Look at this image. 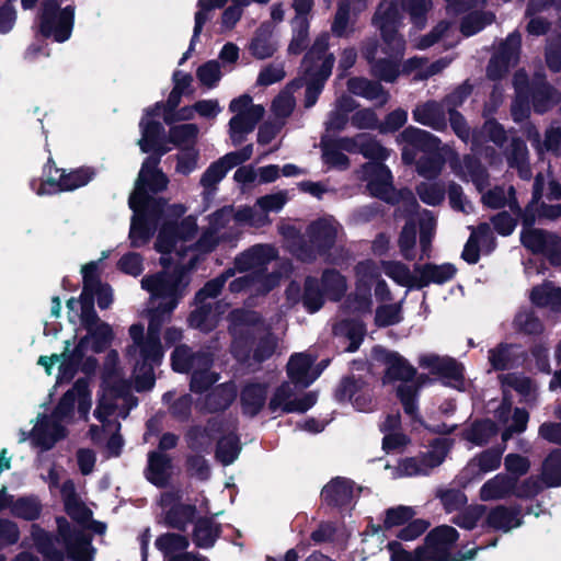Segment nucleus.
<instances>
[{
    "label": "nucleus",
    "instance_id": "f257e3e1",
    "mask_svg": "<svg viewBox=\"0 0 561 561\" xmlns=\"http://www.w3.org/2000/svg\"><path fill=\"white\" fill-rule=\"evenodd\" d=\"M161 105L147 110L140 121L141 138L138 146L142 152L154 151L157 157H149L141 165L135 190L129 197V207L134 211L129 238L134 247L148 242L153 229L159 226L154 248L160 252V263L165 271L141 279V287L150 294L151 316L148 332L144 334L141 324H133L129 335L133 344L127 348V359L134 366L135 387L138 391L150 389L154 382L153 366L160 364L163 350L160 343V329L169 319L170 313L184 296L190 279L186 272L196 262L195 251L208 252L222 241L234 238L239 225L234 221L232 207L226 206L209 216L208 229L192 248L188 242L196 232V219L193 216L184 218L176 226L172 217L185 213L182 205H173L160 209L157 201L150 194L167 188L168 179L158 169L160 157L170 149L161 141L163 126L153 121L152 115H159Z\"/></svg>",
    "mask_w": 561,
    "mask_h": 561
},
{
    "label": "nucleus",
    "instance_id": "f03ea898",
    "mask_svg": "<svg viewBox=\"0 0 561 561\" xmlns=\"http://www.w3.org/2000/svg\"><path fill=\"white\" fill-rule=\"evenodd\" d=\"M87 330V334L80 339L72 352L69 351V342H66L65 352L51 356H41L37 364L45 368L48 375L58 365L60 379H71L77 370L92 374L96 369L98 360L94 354L105 351L114 340L112 327L102 321L94 309L88 306V311L72 312Z\"/></svg>",
    "mask_w": 561,
    "mask_h": 561
},
{
    "label": "nucleus",
    "instance_id": "7ed1b4c3",
    "mask_svg": "<svg viewBox=\"0 0 561 561\" xmlns=\"http://www.w3.org/2000/svg\"><path fill=\"white\" fill-rule=\"evenodd\" d=\"M401 23L399 4L382 1L374 16V24L381 33L382 46L379 49L375 41H368L363 47V55L370 64L373 75L386 82H393L402 72L400 60L405 50V41L398 33Z\"/></svg>",
    "mask_w": 561,
    "mask_h": 561
},
{
    "label": "nucleus",
    "instance_id": "20e7f679",
    "mask_svg": "<svg viewBox=\"0 0 561 561\" xmlns=\"http://www.w3.org/2000/svg\"><path fill=\"white\" fill-rule=\"evenodd\" d=\"M268 330L270 328L255 311H233L230 314V332L233 337L234 356L241 362L248 360L252 340L261 336L254 351V358L261 362L270 357L276 348L277 341L275 336L267 334Z\"/></svg>",
    "mask_w": 561,
    "mask_h": 561
},
{
    "label": "nucleus",
    "instance_id": "39448f33",
    "mask_svg": "<svg viewBox=\"0 0 561 561\" xmlns=\"http://www.w3.org/2000/svg\"><path fill=\"white\" fill-rule=\"evenodd\" d=\"M113 391L106 390L99 398L94 416L101 423L92 425L89 431L91 439L95 443L107 439L106 448L110 456H118L123 447V439L118 435L119 419H125L130 409L137 405V399L128 393H118L112 401Z\"/></svg>",
    "mask_w": 561,
    "mask_h": 561
},
{
    "label": "nucleus",
    "instance_id": "423d86ee",
    "mask_svg": "<svg viewBox=\"0 0 561 561\" xmlns=\"http://www.w3.org/2000/svg\"><path fill=\"white\" fill-rule=\"evenodd\" d=\"M340 229L339 222L333 217L320 218L308 227L309 244H307L295 227L289 225L280 227L282 234L287 240L291 253L304 262L314 260L317 255L324 254L333 247Z\"/></svg>",
    "mask_w": 561,
    "mask_h": 561
},
{
    "label": "nucleus",
    "instance_id": "0eeeda50",
    "mask_svg": "<svg viewBox=\"0 0 561 561\" xmlns=\"http://www.w3.org/2000/svg\"><path fill=\"white\" fill-rule=\"evenodd\" d=\"M373 358L386 365V378L388 380H398L396 391L404 411L410 416L416 413V394L425 377L415 378L416 370L402 356L396 352L377 346L373 350Z\"/></svg>",
    "mask_w": 561,
    "mask_h": 561
},
{
    "label": "nucleus",
    "instance_id": "6e6552de",
    "mask_svg": "<svg viewBox=\"0 0 561 561\" xmlns=\"http://www.w3.org/2000/svg\"><path fill=\"white\" fill-rule=\"evenodd\" d=\"M457 539V530L451 526L443 525L428 533L424 545L414 551L405 550L398 541H390L387 549L390 561H447L449 549Z\"/></svg>",
    "mask_w": 561,
    "mask_h": 561
},
{
    "label": "nucleus",
    "instance_id": "1a4fd4ad",
    "mask_svg": "<svg viewBox=\"0 0 561 561\" xmlns=\"http://www.w3.org/2000/svg\"><path fill=\"white\" fill-rule=\"evenodd\" d=\"M329 35H320L304 59L302 67L306 73V100L305 106L316 104L325 80L330 77L334 64L332 54H328Z\"/></svg>",
    "mask_w": 561,
    "mask_h": 561
},
{
    "label": "nucleus",
    "instance_id": "9d476101",
    "mask_svg": "<svg viewBox=\"0 0 561 561\" xmlns=\"http://www.w3.org/2000/svg\"><path fill=\"white\" fill-rule=\"evenodd\" d=\"M107 252L102 253V257L99 261H92L82 266L81 273L83 276V290L80 299L71 298L67 301V308L69 310V320L75 321L72 312L88 311V306L93 308V300L96 298L98 305L101 309H106L113 301L112 289L110 286L102 284L98 276L99 264L102 260L106 259Z\"/></svg>",
    "mask_w": 561,
    "mask_h": 561
},
{
    "label": "nucleus",
    "instance_id": "9b49d317",
    "mask_svg": "<svg viewBox=\"0 0 561 561\" xmlns=\"http://www.w3.org/2000/svg\"><path fill=\"white\" fill-rule=\"evenodd\" d=\"M210 364L208 354H192L186 345H179L172 354V367L175 371L192 370L191 389L194 392H203L218 380V376L209 370Z\"/></svg>",
    "mask_w": 561,
    "mask_h": 561
},
{
    "label": "nucleus",
    "instance_id": "f8f14e48",
    "mask_svg": "<svg viewBox=\"0 0 561 561\" xmlns=\"http://www.w3.org/2000/svg\"><path fill=\"white\" fill-rule=\"evenodd\" d=\"M229 111L233 114L229 121V136L233 145L241 144L265 114V108L254 104L249 94L231 100Z\"/></svg>",
    "mask_w": 561,
    "mask_h": 561
},
{
    "label": "nucleus",
    "instance_id": "ddd939ff",
    "mask_svg": "<svg viewBox=\"0 0 561 561\" xmlns=\"http://www.w3.org/2000/svg\"><path fill=\"white\" fill-rule=\"evenodd\" d=\"M321 286L322 290L318 280L313 277L306 279L302 304L311 313L322 307L324 296L332 300H339L347 288L345 278L340 273L331 270L323 273Z\"/></svg>",
    "mask_w": 561,
    "mask_h": 561
},
{
    "label": "nucleus",
    "instance_id": "4468645a",
    "mask_svg": "<svg viewBox=\"0 0 561 561\" xmlns=\"http://www.w3.org/2000/svg\"><path fill=\"white\" fill-rule=\"evenodd\" d=\"M73 18V7L67 5L60 9L56 0H47L43 4L41 32L57 42H65L71 35Z\"/></svg>",
    "mask_w": 561,
    "mask_h": 561
},
{
    "label": "nucleus",
    "instance_id": "2eb2a0df",
    "mask_svg": "<svg viewBox=\"0 0 561 561\" xmlns=\"http://www.w3.org/2000/svg\"><path fill=\"white\" fill-rule=\"evenodd\" d=\"M91 405V391L88 380L78 379L73 387L62 396L50 417L59 424L61 422H69L77 407L80 416L83 420H88Z\"/></svg>",
    "mask_w": 561,
    "mask_h": 561
},
{
    "label": "nucleus",
    "instance_id": "dca6fc26",
    "mask_svg": "<svg viewBox=\"0 0 561 561\" xmlns=\"http://www.w3.org/2000/svg\"><path fill=\"white\" fill-rule=\"evenodd\" d=\"M356 293L347 299L345 308L350 313L362 314L370 311V287L380 277L379 266L369 260L360 262L356 266Z\"/></svg>",
    "mask_w": 561,
    "mask_h": 561
},
{
    "label": "nucleus",
    "instance_id": "f3484780",
    "mask_svg": "<svg viewBox=\"0 0 561 561\" xmlns=\"http://www.w3.org/2000/svg\"><path fill=\"white\" fill-rule=\"evenodd\" d=\"M92 175L93 173L89 169H79L69 173L55 169L51 173V167L49 165L47 179L41 183L38 188H33L38 195L72 191L85 185L92 179ZM32 186H34V183H32Z\"/></svg>",
    "mask_w": 561,
    "mask_h": 561
},
{
    "label": "nucleus",
    "instance_id": "a211bd4d",
    "mask_svg": "<svg viewBox=\"0 0 561 561\" xmlns=\"http://www.w3.org/2000/svg\"><path fill=\"white\" fill-rule=\"evenodd\" d=\"M57 523L59 538L68 557L73 561H93L94 549L91 547L90 538L81 530L71 529L65 518H59Z\"/></svg>",
    "mask_w": 561,
    "mask_h": 561
},
{
    "label": "nucleus",
    "instance_id": "6ab92c4d",
    "mask_svg": "<svg viewBox=\"0 0 561 561\" xmlns=\"http://www.w3.org/2000/svg\"><path fill=\"white\" fill-rule=\"evenodd\" d=\"M294 391L289 383H283L273 394L268 409L272 412L304 413L317 402V396L308 392L300 398H293Z\"/></svg>",
    "mask_w": 561,
    "mask_h": 561
},
{
    "label": "nucleus",
    "instance_id": "aec40b11",
    "mask_svg": "<svg viewBox=\"0 0 561 561\" xmlns=\"http://www.w3.org/2000/svg\"><path fill=\"white\" fill-rule=\"evenodd\" d=\"M419 364L432 374L440 375L449 386L459 390L463 389V368L453 358L439 357L435 354H423L419 358Z\"/></svg>",
    "mask_w": 561,
    "mask_h": 561
},
{
    "label": "nucleus",
    "instance_id": "412c9836",
    "mask_svg": "<svg viewBox=\"0 0 561 561\" xmlns=\"http://www.w3.org/2000/svg\"><path fill=\"white\" fill-rule=\"evenodd\" d=\"M358 173L359 179L367 182V188L371 195L388 202L392 199L391 173L382 163H366Z\"/></svg>",
    "mask_w": 561,
    "mask_h": 561
},
{
    "label": "nucleus",
    "instance_id": "4be33fe9",
    "mask_svg": "<svg viewBox=\"0 0 561 561\" xmlns=\"http://www.w3.org/2000/svg\"><path fill=\"white\" fill-rule=\"evenodd\" d=\"M274 247L270 244H256L239 254L234 260V271L251 272V275H266L263 268L276 257Z\"/></svg>",
    "mask_w": 561,
    "mask_h": 561
},
{
    "label": "nucleus",
    "instance_id": "5701e85b",
    "mask_svg": "<svg viewBox=\"0 0 561 561\" xmlns=\"http://www.w3.org/2000/svg\"><path fill=\"white\" fill-rule=\"evenodd\" d=\"M502 454V449L491 448L470 459L460 476L462 485H467L471 481L480 479L483 474L499 469Z\"/></svg>",
    "mask_w": 561,
    "mask_h": 561
},
{
    "label": "nucleus",
    "instance_id": "b1692460",
    "mask_svg": "<svg viewBox=\"0 0 561 561\" xmlns=\"http://www.w3.org/2000/svg\"><path fill=\"white\" fill-rule=\"evenodd\" d=\"M399 142L404 144L402 148V159L405 163H412L415 153L411 147L419 148L423 151H435L438 149L439 140L426 130L415 127L405 128L398 137Z\"/></svg>",
    "mask_w": 561,
    "mask_h": 561
},
{
    "label": "nucleus",
    "instance_id": "393cba45",
    "mask_svg": "<svg viewBox=\"0 0 561 561\" xmlns=\"http://www.w3.org/2000/svg\"><path fill=\"white\" fill-rule=\"evenodd\" d=\"M209 433L217 431L220 433H225L222 437L219 438L216 449L217 459L224 465H231L239 456L241 451V445L238 436L234 434V424L233 423H218L217 421L209 424Z\"/></svg>",
    "mask_w": 561,
    "mask_h": 561
},
{
    "label": "nucleus",
    "instance_id": "a878e982",
    "mask_svg": "<svg viewBox=\"0 0 561 561\" xmlns=\"http://www.w3.org/2000/svg\"><path fill=\"white\" fill-rule=\"evenodd\" d=\"M520 36L511 34L502 44L499 54L494 56L488 67V75L492 79L501 78L511 66L518 60Z\"/></svg>",
    "mask_w": 561,
    "mask_h": 561
},
{
    "label": "nucleus",
    "instance_id": "bb28decb",
    "mask_svg": "<svg viewBox=\"0 0 561 561\" xmlns=\"http://www.w3.org/2000/svg\"><path fill=\"white\" fill-rule=\"evenodd\" d=\"M280 275L278 273H270V275H243L233 279L229 284L231 293L249 291L252 296L265 295L276 287L279 283Z\"/></svg>",
    "mask_w": 561,
    "mask_h": 561
},
{
    "label": "nucleus",
    "instance_id": "cd10ccee",
    "mask_svg": "<svg viewBox=\"0 0 561 561\" xmlns=\"http://www.w3.org/2000/svg\"><path fill=\"white\" fill-rule=\"evenodd\" d=\"M65 435L64 426L45 415L37 417L31 432L32 442L44 450L50 449Z\"/></svg>",
    "mask_w": 561,
    "mask_h": 561
},
{
    "label": "nucleus",
    "instance_id": "c85d7f7f",
    "mask_svg": "<svg viewBox=\"0 0 561 561\" xmlns=\"http://www.w3.org/2000/svg\"><path fill=\"white\" fill-rule=\"evenodd\" d=\"M314 358L307 354L293 355L287 365L288 376L293 382L301 387H308L321 374L322 368L313 366Z\"/></svg>",
    "mask_w": 561,
    "mask_h": 561
},
{
    "label": "nucleus",
    "instance_id": "c756f323",
    "mask_svg": "<svg viewBox=\"0 0 561 561\" xmlns=\"http://www.w3.org/2000/svg\"><path fill=\"white\" fill-rule=\"evenodd\" d=\"M516 478L499 473L486 480L479 490V499L483 502L501 501L513 496Z\"/></svg>",
    "mask_w": 561,
    "mask_h": 561
},
{
    "label": "nucleus",
    "instance_id": "7c9ffc66",
    "mask_svg": "<svg viewBox=\"0 0 561 561\" xmlns=\"http://www.w3.org/2000/svg\"><path fill=\"white\" fill-rule=\"evenodd\" d=\"M494 247V239L488 224L480 225L471 232L468 242L465 245L462 257L468 263L473 264L479 260V252L489 253Z\"/></svg>",
    "mask_w": 561,
    "mask_h": 561
},
{
    "label": "nucleus",
    "instance_id": "2f4dec72",
    "mask_svg": "<svg viewBox=\"0 0 561 561\" xmlns=\"http://www.w3.org/2000/svg\"><path fill=\"white\" fill-rule=\"evenodd\" d=\"M486 525L503 533H508L522 525L520 511L515 507L497 505L486 515Z\"/></svg>",
    "mask_w": 561,
    "mask_h": 561
},
{
    "label": "nucleus",
    "instance_id": "473e14b6",
    "mask_svg": "<svg viewBox=\"0 0 561 561\" xmlns=\"http://www.w3.org/2000/svg\"><path fill=\"white\" fill-rule=\"evenodd\" d=\"M511 409V403L504 400L496 412L499 421L505 426L502 433V439L504 442H507L513 434L524 432L528 422V413L525 410L515 409L513 415L510 416Z\"/></svg>",
    "mask_w": 561,
    "mask_h": 561
},
{
    "label": "nucleus",
    "instance_id": "72a5a7b5",
    "mask_svg": "<svg viewBox=\"0 0 561 561\" xmlns=\"http://www.w3.org/2000/svg\"><path fill=\"white\" fill-rule=\"evenodd\" d=\"M118 364V353L116 351H111L104 364V380L102 385L101 394H104V391L110 390L113 391L112 401H115V396L118 393H128L129 388L127 383L119 378L118 370L116 369V365Z\"/></svg>",
    "mask_w": 561,
    "mask_h": 561
},
{
    "label": "nucleus",
    "instance_id": "f704fd0d",
    "mask_svg": "<svg viewBox=\"0 0 561 561\" xmlns=\"http://www.w3.org/2000/svg\"><path fill=\"white\" fill-rule=\"evenodd\" d=\"M415 272L417 273L416 288H422L431 283L443 284L448 282L454 277L456 268L449 263L442 265L425 264L416 265Z\"/></svg>",
    "mask_w": 561,
    "mask_h": 561
},
{
    "label": "nucleus",
    "instance_id": "c9c22d12",
    "mask_svg": "<svg viewBox=\"0 0 561 561\" xmlns=\"http://www.w3.org/2000/svg\"><path fill=\"white\" fill-rule=\"evenodd\" d=\"M534 217L529 215V211L524 216V228L520 232V241L525 248L530 250L533 253H541L545 255L548 241L552 233L547 231L535 229L531 227Z\"/></svg>",
    "mask_w": 561,
    "mask_h": 561
},
{
    "label": "nucleus",
    "instance_id": "e433bc0d",
    "mask_svg": "<svg viewBox=\"0 0 561 561\" xmlns=\"http://www.w3.org/2000/svg\"><path fill=\"white\" fill-rule=\"evenodd\" d=\"M347 90L355 95L377 102L380 106L385 105L389 100V94L379 83L366 78L355 77L348 79Z\"/></svg>",
    "mask_w": 561,
    "mask_h": 561
},
{
    "label": "nucleus",
    "instance_id": "4c0bfd02",
    "mask_svg": "<svg viewBox=\"0 0 561 561\" xmlns=\"http://www.w3.org/2000/svg\"><path fill=\"white\" fill-rule=\"evenodd\" d=\"M199 306L192 312L190 317V324L193 328L199 329L202 331H210L218 323L220 316L225 312L222 306L220 304H211L202 302Z\"/></svg>",
    "mask_w": 561,
    "mask_h": 561
},
{
    "label": "nucleus",
    "instance_id": "58836bf2",
    "mask_svg": "<svg viewBox=\"0 0 561 561\" xmlns=\"http://www.w3.org/2000/svg\"><path fill=\"white\" fill-rule=\"evenodd\" d=\"M413 118L422 125L443 130L446 127L445 105L437 102L422 104L413 111Z\"/></svg>",
    "mask_w": 561,
    "mask_h": 561
},
{
    "label": "nucleus",
    "instance_id": "ea45409f",
    "mask_svg": "<svg viewBox=\"0 0 561 561\" xmlns=\"http://www.w3.org/2000/svg\"><path fill=\"white\" fill-rule=\"evenodd\" d=\"M171 477V463L168 456L152 451L148 456L146 478L157 486H164Z\"/></svg>",
    "mask_w": 561,
    "mask_h": 561
},
{
    "label": "nucleus",
    "instance_id": "a19ab883",
    "mask_svg": "<svg viewBox=\"0 0 561 561\" xmlns=\"http://www.w3.org/2000/svg\"><path fill=\"white\" fill-rule=\"evenodd\" d=\"M530 299L538 307L547 308L553 312H561V288L552 283H545L534 287L530 293Z\"/></svg>",
    "mask_w": 561,
    "mask_h": 561
},
{
    "label": "nucleus",
    "instance_id": "79ce46f5",
    "mask_svg": "<svg viewBox=\"0 0 561 561\" xmlns=\"http://www.w3.org/2000/svg\"><path fill=\"white\" fill-rule=\"evenodd\" d=\"M273 27L268 22L262 23L254 33L249 45L251 54L257 59L271 57L276 50V46L272 41Z\"/></svg>",
    "mask_w": 561,
    "mask_h": 561
},
{
    "label": "nucleus",
    "instance_id": "37998d69",
    "mask_svg": "<svg viewBox=\"0 0 561 561\" xmlns=\"http://www.w3.org/2000/svg\"><path fill=\"white\" fill-rule=\"evenodd\" d=\"M354 488L351 481L336 478L322 490V499L330 505H343L353 497Z\"/></svg>",
    "mask_w": 561,
    "mask_h": 561
},
{
    "label": "nucleus",
    "instance_id": "c03bdc74",
    "mask_svg": "<svg viewBox=\"0 0 561 561\" xmlns=\"http://www.w3.org/2000/svg\"><path fill=\"white\" fill-rule=\"evenodd\" d=\"M333 333L336 337L350 341L345 348L347 352H355L364 339L365 328L358 320H343L335 324Z\"/></svg>",
    "mask_w": 561,
    "mask_h": 561
},
{
    "label": "nucleus",
    "instance_id": "a18cd8bd",
    "mask_svg": "<svg viewBox=\"0 0 561 561\" xmlns=\"http://www.w3.org/2000/svg\"><path fill=\"white\" fill-rule=\"evenodd\" d=\"M381 266L385 274L397 284L403 287L416 288L417 273L415 268L411 271L405 264L399 261H383L381 262Z\"/></svg>",
    "mask_w": 561,
    "mask_h": 561
},
{
    "label": "nucleus",
    "instance_id": "49530a36",
    "mask_svg": "<svg viewBox=\"0 0 561 561\" xmlns=\"http://www.w3.org/2000/svg\"><path fill=\"white\" fill-rule=\"evenodd\" d=\"M448 65V61L446 59H440L435 62H432L431 65H427V61L424 58L421 57H412L408 59L402 65V73H415V79H426L433 75L438 73L444 68H446Z\"/></svg>",
    "mask_w": 561,
    "mask_h": 561
},
{
    "label": "nucleus",
    "instance_id": "de8ad7c7",
    "mask_svg": "<svg viewBox=\"0 0 561 561\" xmlns=\"http://www.w3.org/2000/svg\"><path fill=\"white\" fill-rule=\"evenodd\" d=\"M266 400V387L261 383L247 385L241 392L243 412L255 415L264 405Z\"/></svg>",
    "mask_w": 561,
    "mask_h": 561
},
{
    "label": "nucleus",
    "instance_id": "09e8293b",
    "mask_svg": "<svg viewBox=\"0 0 561 561\" xmlns=\"http://www.w3.org/2000/svg\"><path fill=\"white\" fill-rule=\"evenodd\" d=\"M336 398L340 401H351L359 411L366 410L371 401L369 394L366 391H360L357 382L352 379L342 381L336 390Z\"/></svg>",
    "mask_w": 561,
    "mask_h": 561
},
{
    "label": "nucleus",
    "instance_id": "8fccbe9b",
    "mask_svg": "<svg viewBox=\"0 0 561 561\" xmlns=\"http://www.w3.org/2000/svg\"><path fill=\"white\" fill-rule=\"evenodd\" d=\"M237 396L233 383H222L214 389L206 398L205 409L209 412L228 408Z\"/></svg>",
    "mask_w": 561,
    "mask_h": 561
},
{
    "label": "nucleus",
    "instance_id": "3c124183",
    "mask_svg": "<svg viewBox=\"0 0 561 561\" xmlns=\"http://www.w3.org/2000/svg\"><path fill=\"white\" fill-rule=\"evenodd\" d=\"M514 87L516 90V100L512 106V114L514 119L518 122L524 119L529 113L527 103V76L525 72H516L514 77Z\"/></svg>",
    "mask_w": 561,
    "mask_h": 561
},
{
    "label": "nucleus",
    "instance_id": "603ef678",
    "mask_svg": "<svg viewBox=\"0 0 561 561\" xmlns=\"http://www.w3.org/2000/svg\"><path fill=\"white\" fill-rule=\"evenodd\" d=\"M234 221L239 226H250L254 228H261L271 224L270 216L265 214L262 207L256 206V203L252 207H242L234 214Z\"/></svg>",
    "mask_w": 561,
    "mask_h": 561
},
{
    "label": "nucleus",
    "instance_id": "864d4df0",
    "mask_svg": "<svg viewBox=\"0 0 561 561\" xmlns=\"http://www.w3.org/2000/svg\"><path fill=\"white\" fill-rule=\"evenodd\" d=\"M417 222L420 226V260H422L430 255L431 242L435 231L436 221L430 211L424 210L417 215Z\"/></svg>",
    "mask_w": 561,
    "mask_h": 561
},
{
    "label": "nucleus",
    "instance_id": "5fc2aeb1",
    "mask_svg": "<svg viewBox=\"0 0 561 561\" xmlns=\"http://www.w3.org/2000/svg\"><path fill=\"white\" fill-rule=\"evenodd\" d=\"M198 135V126L196 124H183L174 126L169 131V139L176 147L183 149L195 148Z\"/></svg>",
    "mask_w": 561,
    "mask_h": 561
},
{
    "label": "nucleus",
    "instance_id": "6e6d98bb",
    "mask_svg": "<svg viewBox=\"0 0 561 561\" xmlns=\"http://www.w3.org/2000/svg\"><path fill=\"white\" fill-rule=\"evenodd\" d=\"M456 169V172L462 176L463 179H470L477 188L481 192L488 184V175L481 164L471 157H466L463 159V165L459 169Z\"/></svg>",
    "mask_w": 561,
    "mask_h": 561
},
{
    "label": "nucleus",
    "instance_id": "4d7b16f0",
    "mask_svg": "<svg viewBox=\"0 0 561 561\" xmlns=\"http://www.w3.org/2000/svg\"><path fill=\"white\" fill-rule=\"evenodd\" d=\"M547 196L549 199H559L561 197V186L558 182L550 179V175H543L539 173L536 176L534 185V196L531 207L538 203L542 196Z\"/></svg>",
    "mask_w": 561,
    "mask_h": 561
},
{
    "label": "nucleus",
    "instance_id": "13d9d810",
    "mask_svg": "<svg viewBox=\"0 0 561 561\" xmlns=\"http://www.w3.org/2000/svg\"><path fill=\"white\" fill-rule=\"evenodd\" d=\"M298 87L299 83L294 82L293 84L288 85L285 90H283L273 101L272 111L278 122L287 118L295 108L296 101L295 98L293 96L291 91L294 88Z\"/></svg>",
    "mask_w": 561,
    "mask_h": 561
},
{
    "label": "nucleus",
    "instance_id": "bf43d9fd",
    "mask_svg": "<svg viewBox=\"0 0 561 561\" xmlns=\"http://www.w3.org/2000/svg\"><path fill=\"white\" fill-rule=\"evenodd\" d=\"M196 78L202 87L207 89L216 88L222 78L220 62L211 59L202 64L196 69Z\"/></svg>",
    "mask_w": 561,
    "mask_h": 561
},
{
    "label": "nucleus",
    "instance_id": "052dcab7",
    "mask_svg": "<svg viewBox=\"0 0 561 561\" xmlns=\"http://www.w3.org/2000/svg\"><path fill=\"white\" fill-rule=\"evenodd\" d=\"M219 535V526L210 519H201L196 523L193 540L199 548H209Z\"/></svg>",
    "mask_w": 561,
    "mask_h": 561
},
{
    "label": "nucleus",
    "instance_id": "680f3d73",
    "mask_svg": "<svg viewBox=\"0 0 561 561\" xmlns=\"http://www.w3.org/2000/svg\"><path fill=\"white\" fill-rule=\"evenodd\" d=\"M507 160L512 168H516L518 170L520 178H530V169L527 163V148L522 140L514 139L512 141Z\"/></svg>",
    "mask_w": 561,
    "mask_h": 561
},
{
    "label": "nucleus",
    "instance_id": "e2e57ef3",
    "mask_svg": "<svg viewBox=\"0 0 561 561\" xmlns=\"http://www.w3.org/2000/svg\"><path fill=\"white\" fill-rule=\"evenodd\" d=\"M528 140L531 141L533 146L538 150L539 153L543 149L547 151H558L561 145V128L551 126L546 131L545 141L541 145L539 139V133L535 128L528 130Z\"/></svg>",
    "mask_w": 561,
    "mask_h": 561
},
{
    "label": "nucleus",
    "instance_id": "0e129e2a",
    "mask_svg": "<svg viewBox=\"0 0 561 561\" xmlns=\"http://www.w3.org/2000/svg\"><path fill=\"white\" fill-rule=\"evenodd\" d=\"M399 249L401 255L407 260H414L416 257V224L414 219H410L403 227L399 240Z\"/></svg>",
    "mask_w": 561,
    "mask_h": 561
},
{
    "label": "nucleus",
    "instance_id": "69168bd1",
    "mask_svg": "<svg viewBox=\"0 0 561 561\" xmlns=\"http://www.w3.org/2000/svg\"><path fill=\"white\" fill-rule=\"evenodd\" d=\"M450 446L451 444L448 438H438L434 440L430 449L421 456L430 472L445 460Z\"/></svg>",
    "mask_w": 561,
    "mask_h": 561
},
{
    "label": "nucleus",
    "instance_id": "338daca9",
    "mask_svg": "<svg viewBox=\"0 0 561 561\" xmlns=\"http://www.w3.org/2000/svg\"><path fill=\"white\" fill-rule=\"evenodd\" d=\"M249 0H232L231 4L226 8L220 18V30L222 33L232 31L241 20L243 10L250 5Z\"/></svg>",
    "mask_w": 561,
    "mask_h": 561
},
{
    "label": "nucleus",
    "instance_id": "774afa93",
    "mask_svg": "<svg viewBox=\"0 0 561 561\" xmlns=\"http://www.w3.org/2000/svg\"><path fill=\"white\" fill-rule=\"evenodd\" d=\"M542 481L548 486L561 485V451L549 455L543 463Z\"/></svg>",
    "mask_w": 561,
    "mask_h": 561
}]
</instances>
